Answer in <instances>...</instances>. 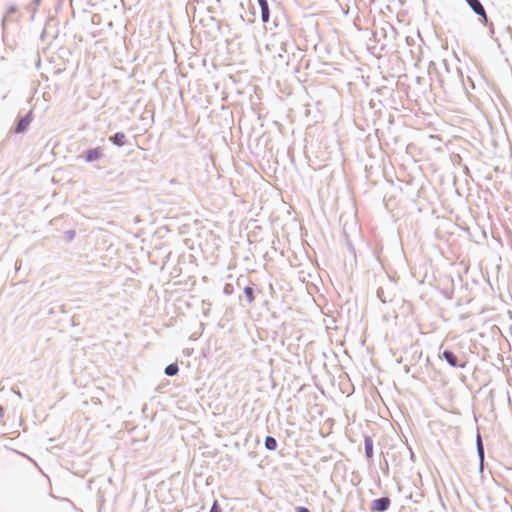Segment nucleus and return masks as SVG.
Returning <instances> with one entry per match:
<instances>
[{"instance_id":"1","label":"nucleus","mask_w":512,"mask_h":512,"mask_svg":"<svg viewBox=\"0 0 512 512\" xmlns=\"http://www.w3.org/2000/svg\"><path fill=\"white\" fill-rule=\"evenodd\" d=\"M241 6L242 8H247L249 10L248 12H245V14L241 15V18L248 23H253L256 19V13L251 0L242 2Z\"/></svg>"},{"instance_id":"2","label":"nucleus","mask_w":512,"mask_h":512,"mask_svg":"<svg viewBox=\"0 0 512 512\" xmlns=\"http://www.w3.org/2000/svg\"><path fill=\"white\" fill-rule=\"evenodd\" d=\"M390 506V499L387 497L375 499L372 502L371 509L376 512H383L387 510Z\"/></svg>"},{"instance_id":"3","label":"nucleus","mask_w":512,"mask_h":512,"mask_svg":"<svg viewBox=\"0 0 512 512\" xmlns=\"http://www.w3.org/2000/svg\"><path fill=\"white\" fill-rule=\"evenodd\" d=\"M469 6L473 9V11L486 19V12L478 0H466Z\"/></svg>"},{"instance_id":"4","label":"nucleus","mask_w":512,"mask_h":512,"mask_svg":"<svg viewBox=\"0 0 512 512\" xmlns=\"http://www.w3.org/2000/svg\"><path fill=\"white\" fill-rule=\"evenodd\" d=\"M101 157H102V149L99 148V147L93 148V149H89L86 152V160L88 162H92V161L98 160Z\"/></svg>"},{"instance_id":"5","label":"nucleus","mask_w":512,"mask_h":512,"mask_svg":"<svg viewBox=\"0 0 512 512\" xmlns=\"http://www.w3.org/2000/svg\"><path fill=\"white\" fill-rule=\"evenodd\" d=\"M261 8V18L263 22H268L270 17L269 6L267 0H258Z\"/></svg>"},{"instance_id":"6","label":"nucleus","mask_w":512,"mask_h":512,"mask_svg":"<svg viewBox=\"0 0 512 512\" xmlns=\"http://www.w3.org/2000/svg\"><path fill=\"white\" fill-rule=\"evenodd\" d=\"M110 140L117 146H123L126 143V136L122 132H117Z\"/></svg>"},{"instance_id":"7","label":"nucleus","mask_w":512,"mask_h":512,"mask_svg":"<svg viewBox=\"0 0 512 512\" xmlns=\"http://www.w3.org/2000/svg\"><path fill=\"white\" fill-rule=\"evenodd\" d=\"M443 358L452 366V367H455L457 366V356L451 352V351H448V350H445L443 352Z\"/></svg>"},{"instance_id":"8","label":"nucleus","mask_w":512,"mask_h":512,"mask_svg":"<svg viewBox=\"0 0 512 512\" xmlns=\"http://www.w3.org/2000/svg\"><path fill=\"white\" fill-rule=\"evenodd\" d=\"M29 124H30V120L28 118L21 119L16 126V132L17 133L23 132L24 130H26V128L29 126Z\"/></svg>"},{"instance_id":"9","label":"nucleus","mask_w":512,"mask_h":512,"mask_svg":"<svg viewBox=\"0 0 512 512\" xmlns=\"http://www.w3.org/2000/svg\"><path fill=\"white\" fill-rule=\"evenodd\" d=\"M265 447L268 450H275L277 448V441L275 438L268 436L265 439Z\"/></svg>"},{"instance_id":"10","label":"nucleus","mask_w":512,"mask_h":512,"mask_svg":"<svg viewBox=\"0 0 512 512\" xmlns=\"http://www.w3.org/2000/svg\"><path fill=\"white\" fill-rule=\"evenodd\" d=\"M178 370L177 364H170L165 368V374L168 376H174L178 373Z\"/></svg>"},{"instance_id":"11","label":"nucleus","mask_w":512,"mask_h":512,"mask_svg":"<svg viewBox=\"0 0 512 512\" xmlns=\"http://www.w3.org/2000/svg\"><path fill=\"white\" fill-rule=\"evenodd\" d=\"M244 293L247 297V300L251 303L254 301L255 297H254V292H253V288L251 287H246L244 289Z\"/></svg>"},{"instance_id":"12","label":"nucleus","mask_w":512,"mask_h":512,"mask_svg":"<svg viewBox=\"0 0 512 512\" xmlns=\"http://www.w3.org/2000/svg\"><path fill=\"white\" fill-rule=\"evenodd\" d=\"M365 449H366L367 456L371 457L372 456V442H371V440H366V442H365Z\"/></svg>"},{"instance_id":"13","label":"nucleus","mask_w":512,"mask_h":512,"mask_svg":"<svg viewBox=\"0 0 512 512\" xmlns=\"http://www.w3.org/2000/svg\"><path fill=\"white\" fill-rule=\"evenodd\" d=\"M296 512H310L306 507H297Z\"/></svg>"},{"instance_id":"14","label":"nucleus","mask_w":512,"mask_h":512,"mask_svg":"<svg viewBox=\"0 0 512 512\" xmlns=\"http://www.w3.org/2000/svg\"><path fill=\"white\" fill-rule=\"evenodd\" d=\"M478 448H479L480 453L482 454L483 453V448H482L480 436H478Z\"/></svg>"},{"instance_id":"15","label":"nucleus","mask_w":512,"mask_h":512,"mask_svg":"<svg viewBox=\"0 0 512 512\" xmlns=\"http://www.w3.org/2000/svg\"><path fill=\"white\" fill-rule=\"evenodd\" d=\"M3 415V409L0 408V417Z\"/></svg>"},{"instance_id":"16","label":"nucleus","mask_w":512,"mask_h":512,"mask_svg":"<svg viewBox=\"0 0 512 512\" xmlns=\"http://www.w3.org/2000/svg\"><path fill=\"white\" fill-rule=\"evenodd\" d=\"M214 511H216L215 505L213 506L211 512H214Z\"/></svg>"}]
</instances>
